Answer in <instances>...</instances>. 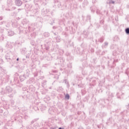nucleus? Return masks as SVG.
<instances>
[{"label":"nucleus","instance_id":"1","mask_svg":"<svg viewBox=\"0 0 129 129\" xmlns=\"http://www.w3.org/2000/svg\"><path fill=\"white\" fill-rule=\"evenodd\" d=\"M6 91L11 95H14V94L17 93V91L15 89H13V88L10 86L6 87Z\"/></svg>","mask_w":129,"mask_h":129},{"label":"nucleus","instance_id":"2","mask_svg":"<svg viewBox=\"0 0 129 129\" xmlns=\"http://www.w3.org/2000/svg\"><path fill=\"white\" fill-rule=\"evenodd\" d=\"M39 12L38 8H35L34 9L31 10L30 12V16L31 17H36L38 15Z\"/></svg>","mask_w":129,"mask_h":129},{"label":"nucleus","instance_id":"3","mask_svg":"<svg viewBox=\"0 0 129 129\" xmlns=\"http://www.w3.org/2000/svg\"><path fill=\"white\" fill-rule=\"evenodd\" d=\"M5 59L8 62H12V58H11V53H8L5 55Z\"/></svg>","mask_w":129,"mask_h":129},{"label":"nucleus","instance_id":"4","mask_svg":"<svg viewBox=\"0 0 129 129\" xmlns=\"http://www.w3.org/2000/svg\"><path fill=\"white\" fill-rule=\"evenodd\" d=\"M60 64H61V66L62 67V68H60V71H65V65L64 64V60L63 59H60Z\"/></svg>","mask_w":129,"mask_h":129},{"label":"nucleus","instance_id":"5","mask_svg":"<svg viewBox=\"0 0 129 129\" xmlns=\"http://www.w3.org/2000/svg\"><path fill=\"white\" fill-rule=\"evenodd\" d=\"M6 47V48H7V49H9V50L12 49L13 48V43H12L11 42H7Z\"/></svg>","mask_w":129,"mask_h":129},{"label":"nucleus","instance_id":"6","mask_svg":"<svg viewBox=\"0 0 129 129\" xmlns=\"http://www.w3.org/2000/svg\"><path fill=\"white\" fill-rule=\"evenodd\" d=\"M15 5L17 7H21L23 5V2L21 0H15Z\"/></svg>","mask_w":129,"mask_h":129},{"label":"nucleus","instance_id":"7","mask_svg":"<svg viewBox=\"0 0 129 129\" xmlns=\"http://www.w3.org/2000/svg\"><path fill=\"white\" fill-rule=\"evenodd\" d=\"M44 47L45 50L48 51L49 49H50V42L48 41L44 44Z\"/></svg>","mask_w":129,"mask_h":129},{"label":"nucleus","instance_id":"8","mask_svg":"<svg viewBox=\"0 0 129 129\" xmlns=\"http://www.w3.org/2000/svg\"><path fill=\"white\" fill-rule=\"evenodd\" d=\"M26 78H28L29 76L30 75V71L29 70H27L26 71V72L24 73V74L23 75Z\"/></svg>","mask_w":129,"mask_h":129},{"label":"nucleus","instance_id":"9","mask_svg":"<svg viewBox=\"0 0 129 129\" xmlns=\"http://www.w3.org/2000/svg\"><path fill=\"white\" fill-rule=\"evenodd\" d=\"M19 78L20 79V81L21 82H23V81L26 80V79H27L26 77L24 76V75H21L19 77Z\"/></svg>","mask_w":129,"mask_h":129},{"label":"nucleus","instance_id":"10","mask_svg":"<svg viewBox=\"0 0 129 129\" xmlns=\"http://www.w3.org/2000/svg\"><path fill=\"white\" fill-rule=\"evenodd\" d=\"M25 8L27 10V11H30L31 8H32V6L30 5L29 4H26Z\"/></svg>","mask_w":129,"mask_h":129},{"label":"nucleus","instance_id":"11","mask_svg":"<svg viewBox=\"0 0 129 129\" xmlns=\"http://www.w3.org/2000/svg\"><path fill=\"white\" fill-rule=\"evenodd\" d=\"M14 34H15V33L12 31L10 30L9 31H8V36H14Z\"/></svg>","mask_w":129,"mask_h":129},{"label":"nucleus","instance_id":"12","mask_svg":"<svg viewBox=\"0 0 129 129\" xmlns=\"http://www.w3.org/2000/svg\"><path fill=\"white\" fill-rule=\"evenodd\" d=\"M55 40L57 43H59V42L61 41V38L60 37V36H59V35H57V37L55 38Z\"/></svg>","mask_w":129,"mask_h":129},{"label":"nucleus","instance_id":"13","mask_svg":"<svg viewBox=\"0 0 129 129\" xmlns=\"http://www.w3.org/2000/svg\"><path fill=\"white\" fill-rule=\"evenodd\" d=\"M114 1H112V0H108V2H107V3L108 4V5H113L114 4Z\"/></svg>","mask_w":129,"mask_h":129},{"label":"nucleus","instance_id":"14","mask_svg":"<svg viewBox=\"0 0 129 129\" xmlns=\"http://www.w3.org/2000/svg\"><path fill=\"white\" fill-rule=\"evenodd\" d=\"M43 36L44 37H48L50 36V33H49V32H44L43 33Z\"/></svg>","mask_w":129,"mask_h":129},{"label":"nucleus","instance_id":"15","mask_svg":"<svg viewBox=\"0 0 129 129\" xmlns=\"http://www.w3.org/2000/svg\"><path fill=\"white\" fill-rule=\"evenodd\" d=\"M89 34V33L88 32V31H84V32H83V35H84V36H85L86 37H87V36H88Z\"/></svg>","mask_w":129,"mask_h":129},{"label":"nucleus","instance_id":"16","mask_svg":"<svg viewBox=\"0 0 129 129\" xmlns=\"http://www.w3.org/2000/svg\"><path fill=\"white\" fill-rule=\"evenodd\" d=\"M26 129H36V127L33 128V127H32V125H28L26 126Z\"/></svg>","mask_w":129,"mask_h":129},{"label":"nucleus","instance_id":"17","mask_svg":"<svg viewBox=\"0 0 129 129\" xmlns=\"http://www.w3.org/2000/svg\"><path fill=\"white\" fill-rule=\"evenodd\" d=\"M70 98V96L69 95V94H67L65 96V99L69 100Z\"/></svg>","mask_w":129,"mask_h":129},{"label":"nucleus","instance_id":"18","mask_svg":"<svg viewBox=\"0 0 129 129\" xmlns=\"http://www.w3.org/2000/svg\"><path fill=\"white\" fill-rule=\"evenodd\" d=\"M7 4L8 5H12L13 4V0H8Z\"/></svg>","mask_w":129,"mask_h":129},{"label":"nucleus","instance_id":"19","mask_svg":"<svg viewBox=\"0 0 129 129\" xmlns=\"http://www.w3.org/2000/svg\"><path fill=\"white\" fill-rule=\"evenodd\" d=\"M125 32L127 35H129V28H127L125 29Z\"/></svg>","mask_w":129,"mask_h":129},{"label":"nucleus","instance_id":"20","mask_svg":"<svg viewBox=\"0 0 129 129\" xmlns=\"http://www.w3.org/2000/svg\"><path fill=\"white\" fill-rule=\"evenodd\" d=\"M37 120H38V119L35 118L33 120H32L31 122V124H33V123H34V122H36V121H37Z\"/></svg>","mask_w":129,"mask_h":129},{"label":"nucleus","instance_id":"21","mask_svg":"<svg viewBox=\"0 0 129 129\" xmlns=\"http://www.w3.org/2000/svg\"><path fill=\"white\" fill-rule=\"evenodd\" d=\"M23 116L25 119H27V118H28V114H27V113H24Z\"/></svg>","mask_w":129,"mask_h":129},{"label":"nucleus","instance_id":"22","mask_svg":"<svg viewBox=\"0 0 129 129\" xmlns=\"http://www.w3.org/2000/svg\"><path fill=\"white\" fill-rule=\"evenodd\" d=\"M65 83L66 84H67V87H68V88H69V83L68 82V81H67V80H66Z\"/></svg>","mask_w":129,"mask_h":129},{"label":"nucleus","instance_id":"23","mask_svg":"<svg viewBox=\"0 0 129 129\" xmlns=\"http://www.w3.org/2000/svg\"><path fill=\"white\" fill-rule=\"evenodd\" d=\"M1 70L2 72H6V70L3 67H1Z\"/></svg>","mask_w":129,"mask_h":129},{"label":"nucleus","instance_id":"24","mask_svg":"<svg viewBox=\"0 0 129 129\" xmlns=\"http://www.w3.org/2000/svg\"><path fill=\"white\" fill-rule=\"evenodd\" d=\"M104 40V39H103V38L101 37V38H100L99 39V42H100V43H102V42H103V41Z\"/></svg>","mask_w":129,"mask_h":129},{"label":"nucleus","instance_id":"25","mask_svg":"<svg viewBox=\"0 0 129 129\" xmlns=\"http://www.w3.org/2000/svg\"><path fill=\"white\" fill-rule=\"evenodd\" d=\"M4 51V49H3V47L0 46V53H3Z\"/></svg>","mask_w":129,"mask_h":129},{"label":"nucleus","instance_id":"26","mask_svg":"<svg viewBox=\"0 0 129 129\" xmlns=\"http://www.w3.org/2000/svg\"><path fill=\"white\" fill-rule=\"evenodd\" d=\"M38 127V126H37V124H34V125H33V127H33V128H34V127H35L36 128V129H37V127Z\"/></svg>","mask_w":129,"mask_h":129},{"label":"nucleus","instance_id":"27","mask_svg":"<svg viewBox=\"0 0 129 129\" xmlns=\"http://www.w3.org/2000/svg\"><path fill=\"white\" fill-rule=\"evenodd\" d=\"M34 108L35 110H39V108H38V107H37V106L34 107Z\"/></svg>","mask_w":129,"mask_h":129},{"label":"nucleus","instance_id":"28","mask_svg":"<svg viewBox=\"0 0 129 129\" xmlns=\"http://www.w3.org/2000/svg\"><path fill=\"white\" fill-rule=\"evenodd\" d=\"M25 3H28V2H31V0H23Z\"/></svg>","mask_w":129,"mask_h":129},{"label":"nucleus","instance_id":"29","mask_svg":"<svg viewBox=\"0 0 129 129\" xmlns=\"http://www.w3.org/2000/svg\"><path fill=\"white\" fill-rule=\"evenodd\" d=\"M4 19L3 16H0V21H2V20Z\"/></svg>","mask_w":129,"mask_h":129},{"label":"nucleus","instance_id":"30","mask_svg":"<svg viewBox=\"0 0 129 129\" xmlns=\"http://www.w3.org/2000/svg\"><path fill=\"white\" fill-rule=\"evenodd\" d=\"M104 45H105V46H107V45H108V42H105Z\"/></svg>","mask_w":129,"mask_h":129},{"label":"nucleus","instance_id":"31","mask_svg":"<svg viewBox=\"0 0 129 129\" xmlns=\"http://www.w3.org/2000/svg\"><path fill=\"white\" fill-rule=\"evenodd\" d=\"M47 83V81H43V84H46V83Z\"/></svg>","mask_w":129,"mask_h":129},{"label":"nucleus","instance_id":"32","mask_svg":"<svg viewBox=\"0 0 129 129\" xmlns=\"http://www.w3.org/2000/svg\"><path fill=\"white\" fill-rule=\"evenodd\" d=\"M12 10H16V7H12Z\"/></svg>","mask_w":129,"mask_h":129},{"label":"nucleus","instance_id":"33","mask_svg":"<svg viewBox=\"0 0 129 129\" xmlns=\"http://www.w3.org/2000/svg\"><path fill=\"white\" fill-rule=\"evenodd\" d=\"M4 23H5V21L1 22L0 25H3V24H4Z\"/></svg>","mask_w":129,"mask_h":129},{"label":"nucleus","instance_id":"34","mask_svg":"<svg viewBox=\"0 0 129 129\" xmlns=\"http://www.w3.org/2000/svg\"><path fill=\"white\" fill-rule=\"evenodd\" d=\"M55 36H57L58 35V33H53Z\"/></svg>","mask_w":129,"mask_h":129},{"label":"nucleus","instance_id":"35","mask_svg":"<svg viewBox=\"0 0 129 129\" xmlns=\"http://www.w3.org/2000/svg\"><path fill=\"white\" fill-rule=\"evenodd\" d=\"M53 23H55V22H54V20H53V23H50V25H53Z\"/></svg>","mask_w":129,"mask_h":129},{"label":"nucleus","instance_id":"36","mask_svg":"<svg viewBox=\"0 0 129 129\" xmlns=\"http://www.w3.org/2000/svg\"><path fill=\"white\" fill-rule=\"evenodd\" d=\"M58 129H64L63 127L62 128V127H59Z\"/></svg>","mask_w":129,"mask_h":129},{"label":"nucleus","instance_id":"37","mask_svg":"<svg viewBox=\"0 0 129 129\" xmlns=\"http://www.w3.org/2000/svg\"><path fill=\"white\" fill-rule=\"evenodd\" d=\"M53 29H56V27L55 26H53Z\"/></svg>","mask_w":129,"mask_h":129},{"label":"nucleus","instance_id":"38","mask_svg":"<svg viewBox=\"0 0 129 129\" xmlns=\"http://www.w3.org/2000/svg\"><path fill=\"white\" fill-rule=\"evenodd\" d=\"M16 60L17 61H19V58H17Z\"/></svg>","mask_w":129,"mask_h":129},{"label":"nucleus","instance_id":"39","mask_svg":"<svg viewBox=\"0 0 129 129\" xmlns=\"http://www.w3.org/2000/svg\"><path fill=\"white\" fill-rule=\"evenodd\" d=\"M4 36H2V40H4Z\"/></svg>","mask_w":129,"mask_h":129},{"label":"nucleus","instance_id":"40","mask_svg":"<svg viewBox=\"0 0 129 129\" xmlns=\"http://www.w3.org/2000/svg\"><path fill=\"white\" fill-rule=\"evenodd\" d=\"M53 72L56 73V72H57V71H53Z\"/></svg>","mask_w":129,"mask_h":129},{"label":"nucleus","instance_id":"41","mask_svg":"<svg viewBox=\"0 0 129 129\" xmlns=\"http://www.w3.org/2000/svg\"><path fill=\"white\" fill-rule=\"evenodd\" d=\"M15 120H19V119H16L15 118Z\"/></svg>","mask_w":129,"mask_h":129},{"label":"nucleus","instance_id":"42","mask_svg":"<svg viewBox=\"0 0 129 129\" xmlns=\"http://www.w3.org/2000/svg\"><path fill=\"white\" fill-rule=\"evenodd\" d=\"M61 24H64V22H62Z\"/></svg>","mask_w":129,"mask_h":129},{"label":"nucleus","instance_id":"43","mask_svg":"<svg viewBox=\"0 0 129 129\" xmlns=\"http://www.w3.org/2000/svg\"><path fill=\"white\" fill-rule=\"evenodd\" d=\"M30 67H33V65L31 64V65L30 66Z\"/></svg>","mask_w":129,"mask_h":129},{"label":"nucleus","instance_id":"44","mask_svg":"<svg viewBox=\"0 0 129 129\" xmlns=\"http://www.w3.org/2000/svg\"><path fill=\"white\" fill-rule=\"evenodd\" d=\"M18 11H21V9H18Z\"/></svg>","mask_w":129,"mask_h":129},{"label":"nucleus","instance_id":"45","mask_svg":"<svg viewBox=\"0 0 129 129\" xmlns=\"http://www.w3.org/2000/svg\"><path fill=\"white\" fill-rule=\"evenodd\" d=\"M8 11H11V10H10V9H9Z\"/></svg>","mask_w":129,"mask_h":129},{"label":"nucleus","instance_id":"46","mask_svg":"<svg viewBox=\"0 0 129 129\" xmlns=\"http://www.w3.org/2000/svg\"><path fill=\"white\" fill-rule=\"evenodd\" d=\"M46 13H47V11L45 12V14H46Z\"/></svg>","mask_w":129,"mask_h":129},{"label":"nucleus","instance_id":"47","mask_svg":"<svg viewBox=\"0 0 129 129\" xmlns=\"http://www.w3.org/2000/svg\"><path fill=\"white\" fill-rule=\"evenodd\" d=\"M64 95H65V93H63Z\"/></svg>","mask_w":129,"mask_h":129},{"label":"nucleus","instance_id":"48","mask_svg":"<svg viewBox=\"0 0 129 129\" xmlns=\"http://www.w3.org/2000/svg\"><path fill=\"white\" fill-rule=\"evenodd\" d=\"M33 46H34V44H33V43H32V44Z\"/></svg>","mask_w":129,"mask_h":129},{"label":"nucleus","instance_id":"49","mask_svg":"<svg viewBox=\"0 0 129 129\" xmlns=\"http://www.w3.org/2000/svg\"><path fill=\"white\" fill-rule=\"evenodd\" d=\"M33 46H34V44H33V43H32V44Z\"/></svg>","mask_w":129,"mask_h":129},{"label":"nucleus","instance_id":"50","mask_svg":"<svg viewBox=\"0 0 129 129\" xmlns=\"http://www.w3.org/2000/svg\"><path fill=\"white\" fill-rule=\"evenodd\" d=\"M51 15H52V14H53V13H51Z\"/></svg>","mask_w":129,"mask_h":129},{"label":"nucleus","instance_id":"51","mask_svg":"<svg viewBox=\"0 0 129 129\" xmlns=\"http://www.w3.org/2000/svg\"><path fill=\"white\" fill-rule=\"evenodd\" d=\"M28 28H30V27H29Z\"/></svg>","mask_w":129,"mask_h":129},{"label":"nucleus","instance_id":"52","mask_svg":"<svg viewBox=\"0 0 129 129\" xmlns=\"http://www.w3.org/2000/svg\"><path fill=\"white\" fill-rule=\"evenodd\" d=\"M128 105H129V104H128Z\"/></svg>","mask_w":129,"mask_h":129}]
</instances>
